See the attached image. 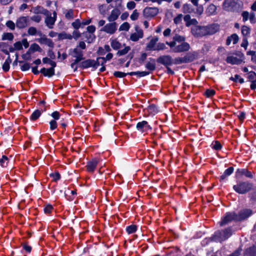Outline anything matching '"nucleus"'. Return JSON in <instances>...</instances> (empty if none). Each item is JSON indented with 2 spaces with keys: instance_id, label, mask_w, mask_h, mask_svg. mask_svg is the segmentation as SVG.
Listing matches in <instances>:
<instances>
[{
  "instance_id": "38",
  "label": "nucleus",
  "mask_w": 256,
  "mask_h": 256,
  "mask_svg": "<svg viewBox=\"0 0 256 256\" xmlns=\"http://www.w3.org/2000/svg\"><path fill=\"white\" fill-rule=\"evenodd\" d=\"M42 111L39 110H35L31 114L30 119L31 120L34 121L36 120L41 115Z\"/></svg>"
},
{
  "instance_id": "30",
  "label": "nucleus",
  "mask_w": 256,
  "mask_h": 256,
  "mask_svg": "<svg viewBox=\"0 0 256 256\" xmlns=\"http://www.w3.org/2000/svg\"><path fill=\"white\" fill-rule=\"evenodd\" d=\"M94 64V60L88 59L84 61H82L80 63V66L83 69L88 68L90 67L93 68Z\"/></svg>"
},
{
  "instance_id": "27",
  "label": "nucleus",
  "mask_w": 256,
  "mask_h": 256,
  "mask_svg": "<svg viewBox=\"0 0 256 256\" xmlns=\"http://www.w3.org/2000/svg\"><path fill=\"white\" fill-rule=\"evenodd\" d=\"M156 60L153 58H149V61H148L146 64V68L150 70L154 71L156 69Z\"/></svg>"
},
{
  "instance_id": "5",
  "label": "nucleus",
  "mask_w": 256,
  "mask_h": 256,
  "mask_svg": "<svg viewBox=\"0 0 256 256\" xmlns=\"http://www.w3.org/2000/svg\"><path fill=\"white\" fill-rule=\"evenodd\" d=\"M118 28V24L116 22H110L106 24L101 29L100 31L110 34H114Z\"/></svg>"
},
{
  "instance_id": "55",
  "label": "nucleus",
  "mask_w": 256,
  "mask_h": 256,
  "mask_svg": "<svg viewBox=\"0 0 256 256\" xmlns=\"http://www.w3.org/2000/svg\"><path fill=\"white\" fill-rule=\"evenodd\" d=\"M127 75H129L128 73H124L119 71L114 72V76L116 78H122L125 77Z\"/></svg>"
},
{
  "instance_id": "43",
  "label": "nucleus",
  "mask_w": 256,
  "mask_h": 256,
  "mask_svg": "<svg viewBox=\"0 0 256 256\" xmlns=\"http://www.w3.org/2000/svg\"><path fill=\"white\" fill-rule=\"evenodd\" d=\"M9 162L8 158L6 156H2L0 158V166L3 168H5L8 166Z\"/></svg>"
},
{
  "instance_id": "3",
  "label": "nucleus",
  "mask_w": 256,
  "mask_h": 256,
  "mask_svg": "<svg viewBox=\"0 0 256 256\" xmlns=\"http://www.w3.org/2000/svg\"><path fill=\"white\" fill-rule=\"evenodd\" d=\"M44 16H46L44 20L46 26L50 29L52 28L56 20V12L54 11L52 14L48 11V14H44Z\"/></svg>"
},
{
  "instance_id": "35",
  "label": "nucleus",
  "mask_w": 256,
  "mask_h": 256,
  "mask_svg": "<svg viewBox=\"0 0 256 256\" xmlns=\"http://www.w3.org/2000/svg\"><path fill=\"white\" fill-rule=\"evenodd\" d=\"M128 74L130 76H138L139 77H143L146 76H148L150 74L148 72L146 71H142V72H128Z\"/></svg>"
},
{
  "instance_id": "61",
  "label": "nucleus",
  "mask_w": 256,
  "mask_h": 256,
  "mask_svg": "<svg viewBox=\"0 0 256 256\" xmlns=\"http://www.w3.org/2000/svg\"><path fill=\"white\" fill-rule=\"evenodd\" d=\"M139 14L136 10L133 11V12L130 16V18L132 20H136L138 18Z\"/></svg>"
},
{
  "instance_id": "40",
  "label": "nucleus",
  "mask_w": 256,
  "mask_h": 256,
  "mask_svg": "<svg viewBox=\"0 0 256 256\" xmlns=\"http://www.w3.org/2000/svg\"><path fill=\"white\" fill-rule=\"evenodd\" d=\"M58 36L59 40L64 39L72 40V36L70 34H68L64 32L58 34Z\"/></svg>"
},
{
  "instance_id": "42",
  "label": "nucleus",
  "mask_w": 256,
  "mask_h": 256,
  "mask_svg": "<svg viewBox=\"0 0 256 256\" xmlns=\"http://www.w3.org/2000/svg\"><path fill=\"white\" fill-rule=\"evenodd\" d=\"M210 146L212 149L216 150H220L222 148V145L218 140H215L212 142Z\"/></svg>"
},
{
  "instance_id": "51",
  "label": "nucleus",
  "mask_w": 256,
  "mask_h": 256,
  "mask_svg": "<svg viewBox=\"0 0 256 256\" xmlns=\"http://www.w3.org/2000/svg\"><path fill=\"white\" fill-rule=\"evenodd\" d=\"M72 26L76 30H78L82 26V22H80L79 19H76L72 23Z\"/></svg>"
},
{
  "instance_id": "58",
  "label": "nucleus",
  "mask_w": 256,
  "mask_h": 256,
  "mask_svg": "<svg viewBox=\"0 0 256 256\" xmlns=\"http://www.w3.org/2000/svg\"><path fill=\"white\" fill-rule=\"evenodd\" d=\"M50 176L52 178L53 180L57 181L60 178V175L58 172H55L50 174Z\"/></svg>"
},
{
  "instance_id": "52",
  "label": "nucleus",
  "mask_w": 256,
  "mask_h": 256,
  "mask_svg": "<svg viewBox=\"0 0 256 256\" xmlns=\"http://www.w3.org/2000/svg\"><path fill=\"white\" fill-rule=\"evenodd\" d=\"M130 28V24L127 22H124L120 27L119 30L128 31Z\"/></svg>"
},
{
  "instance_id": "9",
  "label": "nucleus",
  "mask_w": 256,
  "mask_h": 256,
  "mask_svg": "<svg viewBox=\"0 0 256 256\" xmlns=\"http://www.w3.org/2000/svg\"><path fill=\"white\" fill-rule=\"evenodd\" d=\"M157 62L163 64L166 68H168L173 64V60L172 57L169 55H164L160 56L157 59Z\"/></svg>"
},
{
  "instance_id": "6",
  "label": "nucleus",
  "mask_w": 256,
  "mask_h": 256,
  "mask_svg": "<svg viewBox=\"0 0 256 256\" xmlns=\"http://www.w3.org/2000/svg\"><path fill=\"white\" fill-rule=\"evenodd\" d=\"M191 32L194 36L197 37L206 35L205 26H194L192 28Z\"/></svg>"
},
{
  "instance_id": "12",
  "label": "nucleus",
  "mask_w": 256,
  "mask_h": 256,
  "mask_svg": "<svg viewBox=\"0 0 256 256\" xmlns=\"http://www.w3.org/2000/svg\"><path fill=\"white\" fill-rule=\"evenodd\" d=\"M138 130L141 132H147L148 130L152 129V127L148 124V122L146 120L138 122L136 126Z\"/></svg>"
},
{
  "instance_id": "56",
  "label": "nucleus",
  "mask_w": 256,
  "mask_h": 256,
  "mask_svg": "<svg viewBox=\"0 0 256 256\" xmlns=\"http://www.w3.org/2000/svg\"><path fill=\"white\" fill-rule=\"evenodd\" d=\"M20 63H23L22 64L20 65V69L22 71H26L30 68V64L28 63L22 62H20Z\"/></svg>"
},
{
  "instance_id": "41",
  "label": "nucleus",
  "mask_w": 256,
  "mask_h": 256,
  "mask_svg": "<svg viewBox=\"0 0 256 256\" xmlns=\"http://www.w3.org/2000/svg\"><path fill=\"white\" fill-rule=\"evenodd\" d=\"M138 229L137 226L135 224H131L130 226H128L126 228V232L128 234H132L134 233Z\"/></svg>"
},
{
  "instance_id": "37",
  "label": "nucleus",
  "mask_w": 256,
  "mask_h": 256,
  "mask_svg": "<svg viewBox=\"0 0 256 256\" xmlns=\"http://www.w3.org/2000/svg\"><path fill=\"white\" fill-rule=\"evenodd\" d=\"M28 51L30 52V53H33L35 52H40L42 51V48H40L38 44L34 43L30 45Z\"/></svg>"
},
{
  "instance_id": "31",
  "label": "nucleus",
  "mask_w": 256,
  "mask_h": 256,
  "mask_svg": "<svg viewBox=\"0 0 256 256\" xmlns=\"http://www.w3.org/2000/svg\"><path fill=\"white\" fill-rule=\"evenodd\" d=\"M82 34L86 38V41L88 43L92 42L96 39V36L94 34H91L88 32H84Z\"/></svg>"
},
{
  "instance_id": "17",
  "label": "nucleus",
  "mask_w": 256,
  "mask_h": 256,
  "mask_svg": "<svg viewBox=\"0 0 256 256\" xmlns=\"http://www.w3.org/2000/svg\"><path fill=\"white\" fill-rule=\"evenodd\" d=\"M144 114H147L148 116H154L158 112V110L157 106L155 104H152L144 109Z\"/></svg>"
},
{
  "instance_id": "60",
  "label": "nucleus",
  "mask_w": 256,
  "mask_h": 256,
  "mask_svg": "<svg viewBox=\"0 0 256 256\" xmlns=\"http://www.w3.org/2000/svg\"><path fill=\"white\" fill-rule=\"evenodd\" d=\"M184 57H178L174 59L173 64H181L184 63Z\"/></svg>"
},
{
  "instance_id": "23",
  "label": "nucleus",
  "mask_w": 256,
  "mask_h": 256,
  "mask_svg": "<svg viewBox=\"0 0 256 256\" xmlns=\"http://www.w3.org/2000/svg\"><path fill=\"white\" fill-rule=\"evenodd\" d=\"M38 42L40 44H46L50 48H53L54 46V43L52 40L44 36L39 38Z\"/></svg>"
},
{
  "instance_id": "29",
  "label": "nucleus",
  "mask_w": 256,
  "mask_h": 256,
  "mask_svg": "<svg viewBox=\"0 0 256 256\" xmlns=\"http://www.w3.org/2000/svg\"><path fill=\"white\" fill-rule=\"evenodd\" d=\"M238 40V36L236 34H232L230 36H228L226 40V44L230 46L232 42L234 44H236Z\"/></svg>"
},
{
  "instance_id": "21",
  "label": "nucleus",
  "mask_w": 256,
  "mask_h": 256,
  "mask_svg": "<svg viewBox=\"0 0 256 256\" xmlns=\"http://www.w3.org/2000/svg\"><path fill=\"white\" fill-rule=\"evenodd\" d=\"M197 54L196 52H188L184 56V63H188L193 62L196 59Z\"/></svg>"
},
{
  "instance_id": "49",
  "label": "nucleus",
  "mask_w": 256,
  "mask_h": 256,
  "mask_svg": "<svg viewBox=\"0 0 256 256\" xmlns=\"http://www.w3.org/2000/svg\"><path fill=\"white\" fill-rule=\"evenodd\" d=\"M242 33L244 36H247L250 34V28L246 26H243L241 28Z\"/></svg>"
},
{
  "instance_id": "50",
  "label": "nucleus",
  "mask_w": 256,
  "mask_h": 256,
  "mask_svg": "<svg viewBox=\"0 0 256 256\" xmlns=\"http://www.w3.org/2000/svg\"><path fill=\"white\" fill-rule=\"evenodd\" d=\"M130 46H126L124 48L119 50L118 52V54L119 56H123L126 54L130 50Z\"/></svg>"
},
{
  "instance_id": "45",
  "label": "nucleus",
  "mask_w": 256,
  "mask_h": 256,
  "mask_svg": "<svg viewBox=\"0 0 256 256\" xmlns=\"http://www.w3.org/2000/svg\"><path fill=\"white\" fill-rule=\"evenodd\" d=\"M110 45L112 48L115 50L119 49L121 46L120 43L116 39L111 40Z\"/></svg>"
},
{
  "instance_id": "18",
  "label": "nucleus",
  "mask_w": 256,
  "mask_h": 256,
  "mask_svg": "<svg viewBox=\"0 0 256 256\" xmlns=\"http://www.w3.org/2000/svg\"><path fill=\"white\" fill-rule=\"evenodd\" d=\"M120 14V10L118 8H114L111 12L110 14L108 17L107 19L110 22H114Z\"/></svg>"
},
{
  "instance_id": "7",
  "label": "nucleus",
  "mask_w": 256,
  "mask_h": 256,
  "mask_svg": "<svg viewBox=\"0 0 256 256\" xmlns=\"http://www.w3.org/2000/svg\"><path fill=\"white\" fill-rule=\"evenodd\" d=\"M172 50L174 52H188L190 49V46L188 43L184 42L178 44L176 45L172 48Z\"/></svg>"
},
{
  "instance_id": "13",
  "label": "nucleus",
  "mask_w": 256,
  "mask_h": 256,
  "mask_svg": "<svg viewBox=\"0 0 256 256\" xmlns=\"http://www.w3.org/2000/svg\"><path fill=\"white\" fill-rule=\"evenodd\" d=\"M71 55L72 57L76 58V62H80L84 59L82 50L78 47H76L72 50Z\"/></svg>"
},
{
  "instance_id": "14",
  "label": "nucleus",
  "mask_w": 256,
  "mask_h": 256,
  "mask_svg": "<svg viewBox=\"0 0 256 256\" xmlns=\"http://www.w3.org/2000/svg\"><path fill=\"white\" fill-rule=\"evenodd\" d=\"M99 161V159L98 158H94L88 161L86 166L87 171L89 172H94Z\"/></svg>"
},
{
  "instance_id": "16",
  "label": "nucleus",
  "mask_w": 256,
  "mask_h": 256,
  "mask_svg": "<svg viewBox=\"0 0 256 256\" xmlns=\"http://www.w3.org/2000/svg\"><path fill=\"white\" fill-rule=\"evenodd\" d=\"M236 4V0H224L223 2V8L226 10H232Z\"/></svg>"
},
{
  "instance_id": "59",
  "label": "nucleus",
  "mask_w": 256,
  "mask_h": 256,
  "mask_svg": "<svg viewBox=\"0 0 256 256\" xmlns=\"http://www.w3.org/2000/svg\"><path fill=\"white\" fill-rule=\"evenodd\" d=\"M196 6L195 13L198 16H200L204 12V8L202 6L198 4V6Z\"/></svg>"
},
{
  "instance_id": "47",
  "label": "nucleus",
  "mask_w": 256,
  "mask_h": 256,
  "mask_svg": "<svg viewBox=\"0 0 256 256\" xmlns=\"http://www.w3.org/2000/svg\"><path fill=\"white\" fill-rule=\"evenodd\" d=\"M14 39V35L10 32H4L2 36V40H12Z\"/></svg>"
},
{
  "instance_id": "28",
  "label": "nucleus",
  "mask_w": 256,
  "mask_h": 256,
  "mask_svg": "<svg viewBox=\"0 0 256 256\" xmlns=\"http://www.w3.org/2000/svg\"><path fill=\"white\" fill-rule=\"evenodd\" d=\"M158 40V38L157 37H154L151 39L146 46L147 50H155L156 45Z\"/></svg>"
},
{
  "instance_id": "26",
  "label": "nucleus",
  "mask_w": 256,
  "mask_h": 256,
  "mask_svg": "<svg viewBox=\"0 0 256 256\" xmlns=\"http://www.w3.org/2000/svg\"><path fill=\"white\" fill-rule=\"evenodd\" d=\"M226 62L232 64H240L242 60L234 56H228L226 58Z\"/></svg>"
},
{
  "instance_id": "64",
  "label": "nucleus",
  "mask_w": 256,
  "mask_h": 256,
  "mask_svg": "<svg viewBox=\"0 0 256 256\" xmlns=\"http://www.w3.org/2000/svg\"><path fill=\"white\" fill-rule=\"evenodd\" d=\"M50 129L52 130H56L57 128L58 124L56 120H52L50 122Z\"/></svg>"
},
{
  "instance_id": "4",
  "label": "nucleus",
  "mask_w": 256,
  "mask_h": 256,
  "mask_svg": "<svg viewBox=\"0 0 256 256\" xmlns=\"http://www.w3.org/2000/svg\"><path fill=\"white\" fill-rule=\"evenodd\" d=\"M232 221H237L236 213L235 212H226L220 222V226H224Z\"/></svg>"
},
{
  "instance_id": "48",
  "label": "nucleus",
  "mask_w": 256,
  "mask_h": 256,
  "mask_svg": "<svg viewBox=\"0 0 256 256\" xmlns=\"http://www.w3.org/2000/svg\"><path fill=\"white\" fill-rule=\"evenodd\" d=\"M182 10L184 13H192L193 10L190 4H185L183 5Z\"/></svg>"
},
{
  "instance_id": "15",
  "label": "nucleus",
  "mask_w": 256,
  "mask_h": 256,
  "mask_svg": "<svg viewBox=\"0 0 256 256\" xmlns=\"http://www.w3.org/2000/svg\"><path fill=\"white\" fill-rule=\"evenodd\" d=\"M205 28L206 29V35H210L213 34L217 32L219 30L220 26L217 24H212L207 26H205Z\"/></svg>"
},
{
  "instance_id": "39",
  "label": "nucleus",
  "mask_w": 256,
  "mask_h": 256,
  "mask_svg": "<svg viewBox=\"0 0 256 256\" xmlns=\"http://www.w3.org/2000/svg\"><path fill=\"white\" fill-rule=\"evenodd\" d=\"M28 33L30 36H35L36 34L41 36L42 33L40 32H38L36 28L33 26H30L28 30Z\"/></svg>"
},
{
  "instance_id": "19",
  "label": "nucleus",
  "mask_w": 256,
  "mask_h": 256,
  "mask_svg": "<svg viewBox=\"0 0 256 256\" xmlns=\"http://www.w3.org/2000/svg\"><path fill=\"white\" fill-rule=\"evenodd\" d=\"M22 46L25 48H28L29 46V44L26 38H24L22 42L18 41L14 44V46L16 50H20L22 49Z\"/></svg>"
},
{
  "instance_id": "34",
  "label": "nucleus",
  "mask_w": 256,
  "mask_h": 256,
  "mask_svg": "<svg viewBox=\"0 0 256 256\" xmlns=\"http://www.w3.org/2000/svg\"><path fill=\"white\" fill-rule=\"evenodd\" d=\"M64 14L66 19L72 20L74 18V10L72 9L64 10Z\"/></svg>"
},
{
  "instance_id": "62",
  "label": "nucleus",
  "mask_w": 256,
  "mask_h": 256,
  "mask_svg": "<svg viewBox=\"0 0 256 256\" xmlns=\"http://www.w3.org/2000/svg\"><path fill=\"white\" fill-rule=\"evenodd\" d=\"M6 26L11 30H14L15 28V24L12 20H8L6 22Z\"/></svg>"
},
{
  "instance_id": "63",
  "label": "nucleus",
  "mask_w": 256,
  "mask_h": 256,
  "mask_svg": "<svg viewBox=\"0 0 256 256\" xmlns=\"http://www.w3.org/2000/svg\"><path fill=\"white\" fill-rule=\"evenodd\" d=\"M250 13L247 11H244L242 14L243 22H245L249 19Z\"/></svg>"
},
{
  "instance_id": "20",
  "label": "nucleus",
  "mask_w": 256,
  "mask_h": 256,
  "mask_svg": "<svg viewBox=\"0 0 256 256\" xmlns=\"http://www.w3.org/2000/svg\"><path fill=\"white\" fill-rule=\"evenodd\" d=\"M144 36L143 31L140 29L136 30V32L132 34L130 36V40L133 42H137Z\"/></svg>"
},
{
  "instance_id": "32",
  "label": "nucleus",
  "mask_w": 256,
  "mask_h": 256,
  "mask_svg": "<svg viewBox=\"0 0 256 256\" xmlns=\"http://www.w3.org/2000/svg\"><path fill=\"white\" fill-rule=\"evenodd\" d=\"M32 10L34 13L36 14H48V10L44 8L43 7L40 6H38L32 8Z\"/></svg>"
},
{
  "instance_id": "10",
  "label": "nucleus",
  "mask_w": 256,
  "mask_h": 256,
  "mask_svg": "<svg viewBox=\"0 0 256 256\" xmlns=\"http://www.w3.org/2000/svg\"><path fill=\"white\" fill-rule=\"evenodd\" d=\"M158 12V9L155 7H146L143 11L144 16L146 18H151L156 16Z\"/></svg>"
},
{
  "instance_id": "46",
  "label": "nucleus",
  "mask_w": 256,
  "mask_h": 256,
  "mask_svg": "<svg viewBox=\"0 0 256 256\" xmlns=\"http://www.w3.org/2000/svg\"><path fill=\"white\" fill-rule=\"evenodd\" d=\"M248 79L250 82H256V73L253 71L249 72L248 74Z\"/></svg>"
},
{
  "instance_id": "22",
  "label": "nucleus",
  "mask_w": 256,
  "mask_h": 256,
  "mask_svg": "<svg viewBox=\"0 0 256 256\" xmlns=\"http://www.w3.org/2000/svg\"><path fill=\"white\" fill-rule=\"evenodd\" d=\"M27 26L26 17L22 16L18 18L16 22V26L19 28H23Z\"/></svg>"
},
{
  "instance_id": "57",
  "label": "nucleus",
  "mask_w": 256,
  "mask_h": 256,
  "mask_svg": "<svg viewBox=\"0 0 256 256\" xmlns=\"http://www.w3.org/2000/svg\"><path fill=\"white\" fill-rule=\"evenodd\" d=\"M216 94V92L214 90L208 89L205 92V96L208 98H210L214 96Z\"/></svg>"
},
{
  "instance_id": "11",
  "label": "nucleus",
  "mask_w": 256,
  "mask_h": 256,
  "mask_svg": "<svg viewBox=\"0 0 256 256\" xmlns=\"http://www.w3.org/2000/svg\"><path fill=\"white\" fill-rule=\"evenodd\" d=\"M173 40L170 42H166V44L168 45L170 48H172L174 46L177 44V43L181 44L185 42L186 38L184 36H180L178 34H176L172 38Z\"/></svg>"
},
{
  "instance_id": "25",
  "label": "nucleus",
  "mask_w": 256,
  "mask_h": 256,
  "mask_svg": "<svg viewBox=\"0 0 256 256\" xmlns=\"http://www.w3.org/2000/svg\"><path fill=\"white\" fill-rule=\"evenodd\" d=\"M206 14L208 16L215 15L216 14V6L211 4H210L206 10Z\"/></svg>"
},
{
  "instance_id": "8",
  "label": "nucleus",
  "mask_w": 256,
  "mask_h": 256,
  "mask_svg": "<svg viewBox=\"0 0 256 256\" xmlns=\"http://www.w3.org/2000/svg\"><path fill=\"white\" fill-rule=\"evenodd\" d=\"M252 214V211L250 209L245 208L240 210L238 214H236L237 221L244 220L248 217H250Z\"/></svg>"
},
{
  "instance_id": "53",
  "label": "nucleus",
  "mask_w": 256,
  "mask_h": 256,
  "mask_svg": "<svg viewBox=\"0 0 256 256\" xmlns=\"http://www.w3.org/2000/svg\"><path fill=\"white\" fill-rule=\"evenodd\" d=\"M53 210V206L51 204H46L44 208V210L45 214H50L52 212Z\"/></svg>"
},
{
  "instance_id": "36",
  "label": "nucleus",
  "mask_w": 256,
  "mask_h": 256,
  "mask_svg": "<svg viewBox=\"0 0 256 256\" xmlns=\"http://www.w3.org/2000/svg\"><path fill=\"white\" fill-rule=\"evenodd\" d=\"M246 256H256V246H252L246 249Z\"/></svg>"
},
{
  "instance_id": "33",
  "label": "nucleus",
  "mask_w": 256,
  "mask_h": 256,
  "mask_svg": "<svg viewBox=\"0 0 256 256\" xmlns=\"http://www.w3.org/2000/svg\"><path fill=\"white\" fill-rule=\"evenodd\" d=\"M234 168L233 167L230 166L226 170L224 174L220 176V180H224L227 178L228 176L232 174L234 172Z\"/></svg>"
},
{
  "instance_id": "1",
  "label": "nucleus",
  "mask_w": 256,
  "mask_h": 256,
  "mask_svg": "<svg viewBox=\"0 0 256 256\" xmlns=\"http://www.w3.org/2000/svg\"><path fill=\"white\" fill-rule=\"evenodd\" d=\"M252 187V184L248 181L238 182L233 186V189L239 194H244L250 191Z\"/></svg>"
},
{
  "instance_id": "44",
  "label": "nucleus",
  "mask_w": 256,
  "mask_h": 256,
  "mask_svg": "<svg viewBox=\"0 0 256 256\" xmlns=\"http://www.w3.org/2000/svg\"><path fill=\"white\" fill-rule=\"evenodd\" d=\"M98 10L100 14L102 16H105L108 11V6L104 4H102L99 6Z\"/></svg>"
},
{
  "instance_id": "2",
  "label": "nucleus",
  "mask_w": 256,
  "mask_h": 256,
  "mask_svg": "<svg viewBox=\"0 0 256 256\" xmlns=\"http://www.w3.org/2000/svg\"><path fill=\"white\" fill-rule=\"evenodd\" d=\"M232 234V229L230 228L222 230H218L214 232V236L218 241L224 240L230 238Z\"/></svg>"
},
{
  "instance_id": "54",
  "label": "nucleus",
  "mask_w": 256,
  "mask_h": 256,
  "mask_svg": "<svg viewBox=\"0 0 256 256\" xmlns=\"http://www.w3.org/2000/svg\"><path fill=\"white\" fill-rule=\"evenodd\" d=\"M182 14H178L174 18V22L176 24H179L182 22Z\"/></svg>"
},
{
  "instance_id": "24",
  "label": "nucleus",
  "mask_w": 256,
  "mask_h": 256,
  "mask_svg": "<svg viewBox=\"0 0 256 256\" xmlns=\"http://www.w3.org/2000/svg\"><path fill=\"white\" fill-rule=\"evenodd\" d=\"M40 72L45 76L51 77L54 74V69L53 68H43L40 70Z\"/></svg>"
}]
</instances>
